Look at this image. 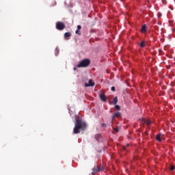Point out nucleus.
<instances>
[{"instance_id": "obj_1", "label": "nucleus", "mask_w": 175, "mask_h": 175, "mask_svg": "<svg viewBox=\"0 0 175 175\" xmlns=\"http://www.w3.org/2000/svg\"><path fill=\"white\" fill-rule=\"evenodd\" d=\"M85 128H87V123H85V122H83L81 119L76 118L73 133L77 135V133L80 132V129H81V131H84Z\"/></svg>"}, {"instance_id": "obj_2", "label": "nucleus", "mask_w": 175, "mask_h": 175, "mask_svg": "<svg viewBox=\"0 0 175 175\" xmlns=\"http://www.w3.org/2000/svg\"><path fill=\"white\" fill-rule=\"evenodd\" d=\"M90 64H91L90 59H84L80 62L77 68H87V66H90Z\"/></svg>"}, {"instance_id": "obj_3", "label": "nucleus", "mask_w": 175, "mask_h": 175, "mask_svg": "<svg viewBox=\"0 0 175 175\" xmlns=\"http://www.w3.org/2000/svg\"><path fill=\"white\" fill-rule=\"evenodd\" d=\"M64 28H65V23H64V22L56 23V29H58V31H64Z\"/></svg>"}, {"instance_id": "obj_4", "label": "nucleus", "mask_w": 175, "mask_h": 175, "mask_svg": "<svg viewBox=\"0 0 175 175\" xmlns=\"http://www.w3.org/2000/svg\"><path fill=\"white\" fill-rule=\"evenodd\" d=\"M116 117L117 118H118V117H121V113L116 112L115 113H113L112 118H111V124H113V121L114 118H116Z\"/></svg>"}, {"instance_id": "obj_5", "label": "nucleus", "mask_w": 175, "mask_h": 175, "mask_svg": "<svg viewBox=\"0 0 175 175\" xmlns=\"http://www.w3.org/2000/svg\"><path fill=\"white\" fill-rule=\"evenodd\" d=\"M95 83L92 81V79H90L88 83H85V87H94Z\"/></svg>"}, {"instance_id": "obj_6", "label": "nucleus", "mask_w": 175, "mask_h": 175, "mask_svg": "<svg viewBox=\"0 0 175 175\" xmlns=\"http://www.w3.org/2000/svg\"><path fill=\"white\" fill-rule=\"evenodd\" d=\"M99 96H100V99L103 102H107V98H106V95H105V94H100Z\"/></svg>"}, {"instance_id": "obj_7", "label": "nucleus", "mask_w": 175, "mask_h": 175, "mask_svg": "<svg viewBox=\"0 0 175 175\" xmlns=\"http://www.w3.org/2000/svg\"><path fill=\"white\" fill-rule=\"evenodd\" d=\"M103 170V167H96L93 168V173H96V172H102Z\"/></svg>"}, {"instance_id": "obj_8", "label": "nucleus", "mask_w": 175, "mask_h": 175, "mask_svg": "<svg viewBox=\"0 0 175 175\" xmlns=\"http://www.w3.org/2000/svg\"><path fill=\"white\" fill-rule=\"evenodd\" d=\"M162 133L157 134L156 135V140L159 142H162Z\"/></svg>"}, {"instance_id": "obj_9", "label": "nucleus", "mask_w": 175, "mask_h": 175, "mask_svg": "<svg viewBox=\"0 0 175 175\" xmlns=\"http://www.w3.org/2000/svg\"><path fill=\"white\" fill-rule=\"evenodd\" d=\"M142 122H144L146 125H151V121L150 120L141 119Z\"/></svg>"}, {"instance_id": "obj_10", "label": "nucleus", "mask_w": 175, "mask_h": 175, "mask_svg": "<svg viewBox=\"0 0 175 175\" xmlns=\"http://www.w3.org/2000/svg\"><path fill=\"white\" fill-rule=\"evenodd\" d=\"M141 32H142V33H146V32H147V29H146V25H144L142 27Z\"/></svg>"}, {"instance_id": "obj_11", "label": "nucleus", "mask_w": 175, "mask_h": 175, "mask_svg": "<svg viewBox=\"0 0 175 175\" xmlns=\"http://www.w3.org/2000/svg\"><path fill=\"white\" fill-rule=\"evenodd\" d=\"M70 36H72V33L70 32H66L64 33L65 38H70Z\"/></svg>"}, {"instance_id": "obj_12", "label": "nucleus", "mask_w": 175, "mask_h": 175, "mask_svg": "<svg viewBox=\"0 0 175 175\" xmlns=\"http://www.w3.org/2000/svg\"><path fill=\"white\" fill-rule=\"evenodd\" d=\"M117 102H118V99L117 98V97H115L113 100V105H117Z\"/></svg>"}, {"instance_id": "obj_13", "label": "nucleus", "mask_w": 175, "mask_h": 175, "mask_svg": "<svg viewBox=\"0 0 175 175\" xmlns=\"http://www.w3.org/2000/svg\"><path fill=\"white\" fill-rule=\"evenodd\" d=\"M140 47H144V46H146V44L144 43V42H142L139 44Z\"/></svg>"}, {"instance_id": "obj_14", "label": "nucleus", "mask_w": 175, "mask_h": 175, "mask_svg": "<svg viewBox=\"0 0 175 175\" xmlns=\"http://www.w3.org/2000/svg\"><path fill=\"white\" fill-rule=\"evenodd\" d=\"M115 109H116V110H121V107L119 105H115Z\"/></svg>"}, {"instance_id": "obj_15", "label": "nucleus", "mask_w": 175, "mask_h": 175, "mask_svg": "<svg viewBox=\"0 0 175 175\" xmlns=\"http://www.w3.org/2000/svg\"><path fill=\"white\" fill-rule=\"evenodd\" d=\"M126 147H129V144H127L126 146H123V150H126Z\"/></svg>"}, {"instance_id": "obj_16", "label": "nucleus", "mask_w": 175, "mask_h": 175, "mask_svg": "<svg viewBox=\"0 0 175 175\" xmlns=\"http://www.w3.org/2000/svg\"><path fill=\"white\" fill-rule=\"evenodd\" d=\"M113 131H115V132H119L120 131V129L118 128H116V129H113Z\"/></svg>"}, {"instance_id": "obj_17", "label": "nucleus", "mask_w": 175, "mask_h": 175, "mask_svg": "<svg viewBox=\"0 0 175 175\" xmlns=\"http://www.w3.org/2000/svg\"><path fill=\"white\" fill-rule=\"evenodd\" d=\"M170 169V170H174V169H175L174 165H171Z\"/></svg>"}, {"instance_id": "obj_18", "label": "nucleus", "mask_w": 175, "mask_h": 175, "mask_svg": "<svg viewBox=\"0 0 175 175\" xmlns=\"http://www.w3.org/2000/svg\"><path fill=\"white\" fill-rule=\"evenodd\" d=\"M111 90L113 91V92L116 91V88L114 86H112L111 88Z\"/></svg>"}, {"instance_id": "obj_19", "label": "nucleus", "mask_w": 175, "mask_h": 175, "mask_svg": "<svg viewBox=\"0 0 175 175\" xmlns=\"http://www.w3.org/2000/svg\"><path fill=\"white\" fill-rule=\"evenodd\" d=\"M101 126H102V128H106V124L102 123Z\"/></svg>"}, {"instance_id": "obj_20", "label": "nucleus", "mask_w": 175, "mask_h": 175, "mask_svg": "<svg viewBox=\"0 0 175 175\" xmlns=\"http://www.w3.org/2000/svg\"><path fill=\"white\" fill-rule=\"evenodd\" d=\"M75 33H77L78 35H81L80 31H79V29L76 30Z\"/></svg>"}, {"instance_id": "obj_21", "label": "nucleus", "mask_w": 175, "mask_h": 175, "mask_svg": "<svg viewBox=\"0 0 175 175\" xmlns=\"http://www.w3.org/2000/svg\"><path fill=\"white\" fill-rule=\"evenodd\" d=\"M77 29H78V30L81 29V25H78V26H77Z\"/></svg>"}, {"instance_id": "obj_22", "label": "nucleus", "mask_w": 175, "mask_h": 175, "mask_svg": "<svg viewBox=\"0 0 175 175\" xmlns=\"http://www.w3.org/2000/svg\"><path fill=\"white\" fill-rule=\"evenodd\" d=\"M74 70H76V68H74Z\"/></svg>"}]
</instances>
